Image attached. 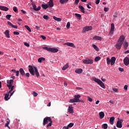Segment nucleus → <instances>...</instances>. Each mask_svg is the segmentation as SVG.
I'll return each instance as SVG.
<instances>
[{
    "instance_id": "f8f14e48",
    "label": "nucleus",
    "mask_w": 129,
    "mask_h": 129,
    "mask_svg": "<svg viewBox=\"0 0 129 129\" xmlns=\"http://www.w3.org/2000/svg\"><path fill=\"white\" fill-rule=\"evenodd\" d=\"M123 62L124 65L126 66H127V65H129V58L127 57H126L123 59Z\"/></svg>"
},
{
    "instance_id": "79ce46f5",
    "label": "nucleus",
    "mask_w": 129,
    "mask_h": 129,
    "mask_svg": "<svg viewBox=\"0 0 129 129\" xmlns=\"http://www.w3.org/2000/svg\"><path fill=\"white\" fill-rule=\"evenodd\" d=\"M9 124H10V121H7V123L5 124V127H9V126H9Z\"/></svg>"
},
{
    "instance_id": "6ab92c4d",
    "label": "nucleus",
    "mask_w": 129,
    "mask_h": 129,
    "mask_svg": "<svg viewBox=\"0 0 129 129\" xmlns=\"http://www.w3.org/2000/svg\"><path fill=\"white\" fill-rule=\"evenodd\" d=\"M83 72V70H82V69H78L75 70L76 73H77L78 74H81Z\"/></svg>"
},
{
    "instance_id": "20e7f679",
    "label": "nucleus",
    "mask_w": 129,
    "mask_h": 129,
    "mask_svg": "<svg viewBox=\"0 0 129 129\" xmlns=\"http://www.w3.org/2000/svg\"><path fill=\"white\" fill-rule=\"evenodd\" d=\"M48 122H49V124L47 125V127H49V126H52V123H53V121H52V119L50 117H46L44 118L43 122V125L45 126Z\"/></svg>"
},
{
    "instance_id": "a18cd8bd",
    "label": "nucleus",
    "mask_w": 129,
    "mask_h": 129,
    "mask_svg": "<svg viewBox=\"0 0 129 129\" xmlns=\"http://www.w3.org/2000/svg\"><path fill=\"white\" fill-rule=\"evenodd\" d=\"M13 34L14 35H16L17 36H18V35H20V32H18V31H14L13 32Z\"/></svg>"
},
{
    "instance_id": "e2e57ef3",
    "label": "nucleus",
    "mask_w": 129,
    "mask_h": 129,
    "mask_svg": "<svg viewBox=\"0 0 129 129\" xmlns=\"http://www.w3.org/2000/svg\"><path fill=\"white\" fill-rule=\"evenodd\" d=\"M100 3V0H96V4L98 5Z\"/></svg>"
},
{
    "instance_id": "4d7b16f0",
    "label": "nucleus",
    "mask_w": 129,
    "mask_h": 129,
    "mask_svg": "<svg viewBox=\"0 0 129 129\" xmlns=\"http://www.w3.org/2000/svg\"><path fill=\"white\" fill-rule=\"evenodd\" d=\"M26 77H30V73H27L26 74H25Z\"/></svg>"
},
{
    "instance_id": "09e8293b",
    "label": "nucleus",
    "mask_w": 129,
    "mask_h": 129,
    "mask_svg": "<svg viewBox=\"0 0 129 129\" xmlns=\"http://www.w3.org/2000/svg\"><path fill=\"white\" fill-rule=\"evenodd\" d=\"M118 70L120 72H123V71H124V70L123 68H119Z\"/></svg>"
},
{
    "instance_id": "4468645a",
    "label": "nucleus",
    "mask_w": 129,
    "mask_h": 129,
    "mask_svg": "<svg viewBox=\"0 0 129 129\" xmlns=\"http://www.w3.org/2000/svg\"><path fill=\"white\" fill-rule=\"evenodd\" d=\"M64 45H66L69 47H73V48H75V45L73 44V43L71 42H66L64 44Z\"/></svg>"
},
{
    "instance_id": "ddd939ff",
    "label": "nucleus",
    "mask_w": 129,
    "mask_h": 129,
    "mask_svg": "<svg viewBox=\"0 0 129 129\" xmlns=\"http://www.w3.org/2000/svg\"><path fill=\"white\" fill-rule=\"evenodd\" d=\"M92 27L91 26H86L84 28V32H88V31H91Z\"/></svg>"
},
{
    "instance_id": "b1692460",
    "label": "nucleus",
    "mask_w": 129,
    "mask_h": 129,
    "mask_svg": "<svg viewBox=\"0 0 129 129\" xmlns=\"http://www.w3.org/2000/svg\"><path fill=\"white\" fill-rule=\"evenodd\" d=\"M41 7L42 9H44V10H47V9L49 8V6L47 4H42Z\"/></svg>"
},
{
    "instance_id": "e433bc0d",
    "label": "nucleus",
    "mask_w": 129,
    "mask_h": 129,
    "mask_svg": "<svg viewBox=\"0 0 129 129\" xmlns=\"http://www.w3.org/2000/svg\"><path fill=\"white\" fill-rule=\"evenodd\" d=\"M101 59V58L99 56H96L95 58V62H98V61H99V60H100Z\"/></svg>"
},
{
    "instance_id": "338daca9",
    "label": "nucleus",
    "mask_w": 129,
    "mask_h": 129,
    "mask_svg": "<svg viewBox=\"0 0 129 129\" xmlns=\"http://www.w3.org/2000/svg\"><path fill=\"white\" fill-rule=\"evenodd\" d=\"M76 89H77V90H81L83 89L82 88H80V87H77Z\"/></svg>"
},
{
    "instance_id": "6e6d98bb",
    "label": "nucleus",
    "mask_w": 129,
    "mask_h": 129,
    "mask_svg": "<svg viewBox=\"0 0 129 129\" xmlns=\"http://www.w3.org/2000/svg\"><path fill=\"white\" fill-rule=\"evenodd\" d=\"M25 46H26V47H30V44L27 42L24 43Z\"/></svg>"
},
{
    "instance_id": "13d9d810",
    "label": "nucleus",
    "mask_w": 129,
    "mask_h": 129,
    "mask_svg": "<svg viewBox=\"0 0 129 129\" xmlns=\"http://www.w3.org/2000/svg\"><path fill=\"white\" fill-rule=\"evenodd\" d=\"M40 38H42L43 40H45L46 39V37H45L44 35H41Z\"/></svg>"
},
{
    "instance_id": "f704fd0d",
    "label": "nucleus",
    "mask_w": 129,
    "mask_h": 129,
    "mask_svg": "<svg viewBox=\"0 0 129 129\" xmlns=\"http://www.w3.org/2000/svg\"><path fill=\"white\" fill-rule=\"evenodd\" d=\"M68 1H69V0H59V2L60 3V4L63 5V4H65L66 3H68Z\"/></svg>"
},
{
    "instance_id": "c756f323",
    "label": "nucleus",
    "mask_w": 129,
    "mask_h": 129,
    "mask_svg": "<svg viewBox=\"0 0 129 129\" xmlns=\"http://www.w3.org/2000/svg\"><path fill=\"white\" fill-rule=\"evenodd\" d=\"M106 61H107V65H109V64H111V59H110V58H109V57H107L106 58Z\"/></svg>"
},
{
    "instance_id": "1a4fd4ad",
    "label": "nucleus",
    "mask_w": 129,
    "mask_h": 129,
    "mask_svg": "<svg viewBox=\"0 0 129 129\" xmlns=\"http://www.w3.org/2000/svg\"><path fill=\"white\" fill-rule=\"evenodd\" d=\"M13 83H14L13 80H10L7 81V86L9 88V89H11V87H12V85H13Z\"/></svg>"
},
{
    "instance_id": "4c0bfd02",
    "label": "nucleus",
    "mask_w": 129,
    "mask_h": 129,
    "mask_svg": "<svg viewBox=\"0 0 129 129\" xmlns=\"http://www.w3.org/2000/svg\"><path fill=\"white\" fill-rule=\"evenodd\" d=\"M14 88H15V86H12L10 88V91H9L8 93H12V91L14 90Z\"/></svg>"
},
{
    "instance_id": "f3484780",
    "label": "nucleus",
    "mask_w": 129,
    "mask_h": 129,
    "mask_svg": "<svg viewBox=\"0 0 129 129\" xmlns=\"http://www.w3.org/2000/svg\"><path fill=\"white\" fill-rule=\"evenodd\" d=\"M73 125H74V123H70V124H69L67 126H64L63 127V129H69V127H72V126H73Z\"/></svg>"
},
{
    "instance_id": "c85d7f7f",
    "label": "nucleus",
    "mask_w": 129,
    "mask_h": 129,
    "mask_svg": "<svg viewBox=\"0 0 129 129\" xmlns=\"http://www.w3.org/2000/svg\"><path fill=\"white\" fill-rule=\"evenodd\" d=\"M123 46L125 49H127V47H128V43H127L126 41H125L123 44Z\"/></svg>"
},
{
    "instance_id": "9d476101",
    "label": "nucleus",
    "mask_w": 129,
    "mask_h": 129,
    "mask_svg": "<svg viewBox=\"0 0 129 129\" xmlns=\"http://www.w3.org/2000/svg\"><path fill=\"white\" fill-rule=\"evenodd\" d=\"M116 126L119 128H121L122 127V120H118L116 123Z\"/></svg>"
},
{
    "instance_id": "0eeeda50",
    "label": "nucleus",
    "mask_w": 129,
    "mask_h": 129,
    "mask_svg": "<svg viewBox=\"0 0 129 129\" xmlns=\"http://www.w3.org/2000/svg\"><path fill=\"white\" fill-rule=\"evenodd\" d=\"M83 62L84 64H93V60L91 59H88V58L84 59Z\"/></svg>"
},
{
    "instance_id": "0e129e2a",
    "label": "nucleus",
    "mask_w": 129,
    "mask_h": 129,
    "mask_svg": "<svg viewBox=\"0 0 129 129\" xmlns=\"http://www.w3.org/2000/svg\"><path fill=\"white\" fill-rule=\"evenodd\" d=\"M86 6H87V8H88V9H91V7H90L89 4H86Z\"/></svg>"
},
{
    "instance_id": "c03bdc74",
    "label": "nucleus",
    "mask_w": 129,
    "mask_h": 129,
    "mask_svg": "<svg viewBox=\"0 0 129 129\" xmlns=\"http://www.w3.org/2000/svg\"><path fill=\"white\" fill-rule=\"evenodd\" d=\"M11 17H12V15H7L6 16V19H7V20H10V19H11Z\"/></svg>"
},
{
    "instance_id": "052dcab7",
    "label": "nucleus",
    "mask_w": 129,
    "mask_h": 129,
    "mask_svg": "<svg viewBox=\"0 0 129 129\" xmlns=\"http://www.w3.org/2000/svg\"><path fill=\"white\" fill-rule=\"evenodd\" d=\"M104 12H108V8H106V7L104 8Z\"/></svg>"
},
{
    "instance_id": "f257e3e1",
    "label": "nucleus",
    "mask_w": 129,
    "mask_h": 129,
    "mask_svg": "<svg viewBox=\"0 0 129 129\" xmlns=\"http://www.w3.org/2000/svg\"><path fill=\"white\" fill-rule=\"evenodd\" d=\"M28 67L29 68L28 71L30 72V74L32 75V76H35V74L36 75V77H39L40 76V74L39 73L38 69H37L36 67L29 65Z\"/></svg>"
},
{
    "instance_id": "5fc2aeb1",
    "label": "nucleus",
    "mask_w": 129,
    "mask_h": 129,
    "mask_svg": "<svg viewBox=\"0 0 129 129\" xmlns=\"http://www.w3.org/2000/svg\"><path fill=\"white\" fill-rule=\"evenodd\" d=\"M113 91H114V92H117L118 91V89L116 88H113L112 89Z\"/></svg>"
},
{
    "instance_id": "72a5a7b5",
    "label": "nucleus",
    "mask_w": 129,
    "mask_h": 129,
    "mask_svg": "<svg viewBox=\"0 0 129 129\" xmlns=\"http://www.w3.org/2000/svg\"><path fill=\"white\" fill-rule=\"evenodd\" d=\"M9 94H10V93L6 94L5 96V100L8 101L9 99H10V98H9Z\"/></svg>"
},
{
    "instance_id": "37998d69",
    "label": "nucleus",
    "mask_w": 129,
    "mask_h": 129,
    "mask_svg": "<svg viewBox=\"0 0 129 129\" xmlns=\"http://www.w3.org/2000/svg\"><path fill=\"white\" fill-rule=\"evenodd\" d=\"M32 94L33 96H34V97H36V96H38V93H37V92H33Z\"/></svg>"
},
{
    "instance_id": "3c124183",
    "label": "nucleus",
    "mask_w": 129,
    "mask_h": 129,
    "mask_svg": "<svg viewBox=\"0 0 129 129\" xmlns=\"http://www.w3.org/2000/svg\"><path fill=\"white\" fill-rule=\"evenodd\" d=\"M88 100L90 102H92V98H90V97H88Z\"/></svg>"
},
{
    "instance_id": "7c9ffc66",
    "label": "nucleus",
    "mask_w": 129,
    "mask_h": 129,
    "mask_svg": "<svg viewBox=\"0 0 129 129\" xmlns=\"http://www.w3.org/2000/svg\"><path fill=\"white\" fill-rule=\"evenodd\" d=\"M75 16H76V17H77V18L78 20H81V15L80 14L76 13Z\"/></svg>"
},
{
    "instance_id": "aec40b11",
    "label": "nucleus",
    "mask_w": 129,
    "mask_h": 129,
    "mask_svg": "<svg viewBox=\"0 0 129 129\" xmlns=\"http://www.w3.org/2000/svg\"><path fill=\"white\" fill-rule=\"evenodd\" d=\"M79 8L80 10H81V12L83 13V14H85V11H84V7H83V6L80 5L79 6Z\"/></svg>"
},
{
    "instance_id": "8fccbe9b",
    "label": "nucleus",
    "mask_w": 129,
    "mask_h": 129,
    "mask_svg": "<svg viewBox=\"0 0 129 129\" xmlns=\"http://www.w3.org/2000/svg\"><path fill=\"white\" fill-rule=\"evenodd\" d=\"M67 29H69L70 28V22H68L67 24Z\"/></svg>"
},
{
    "instance_id": "412c9836",
    "label": "nucleus",
    "mask_w": 129,
    "mask_h": 129,
    "mask_svg": "<svg viewBox=\"0 0 129 129\" xmlns=\"http://www.w3.org/2000/svg\"><path fill=\"white\" fill-rule=\"evenodd\" d=\"M93 39L94 40H97L98 41H101L102 40V38H101V37L95 36L93 37Z\"/></svg>"
},
{
    "instance_id": "cd10ccee",
    "label": "nucleus",
    "mask_w": 129,
    "mask_h": 129,
    "mask_svg": "<svg viewBox=\"0 0 129 129\" xmlns=\"http://www.w3.org/2000/svg\"><path fill=\"white\" fill-rule=\"evenodd\" d=\"M68 111L70 113H73V107L70 106L68 108Z\"/></svg>"
},
{
    "instance_id": "423d86ee",
    "label": "nucleus",
    "mask_w": 129,
    "mask_h": 129,
    "mask_svg": "<svg viewBox=\"0 0 129 129\" xmlns=\"http://www.w3.org/2000/svg\"><path fill=\"white\" fill-rule=\"evenodd\" d=\"M93 80L95 81V82L98 83V84H99V85H100L102 88L105 89V85H104V84L103 82H102V81H101V80L96 78H93Z\"/></svg>"
},
{
    "instance_id": "de8ad7c7",
    "label": "nucleus",
    "mask_w": 129,
    "mask_h": 129,
    "mask_svg": "<svg viewBox=\"0 0 129 129\" xmlns=\"http://www.w3.org/2000/svg\"><path fill=\"white\" fill-rule=\"evenodd\" d=\"M13 11L17 13V12H18V8H17L16 7H15L13 8Z\"/></svg>"
},
{
    "instance_id": "58836bf2",
    "label": "nucleus",
    "mask_w": 129,
    "mask_h": 129,
    "mask_svg": "<svg viewBox=\"0 0 129 129\" xmlns=\"http://www.w3.org/2000/svg\"><path fill=\"white\" fill-rule=\"evenodd\" d=\"M107 124L105 123L102 125V128L107 129Z\"/></svg>"
},
{
    "instance_id": "473e14b6",
    "label": "nucleus",
    "mask_w": 129,
    "mask_h": 129,
    "mask_svg": "<svg viewBox=\"0 0 129 129\" xmlns=\"http://www.w3.org/2000/svg\"><path fill=\"white\" fill-rule=\"evenodd\" d=\"M53 20H55V21H57L58 22H60L61 21V18H57L55 16L53 17Z\"/></svg>"
},
{
    "instance_id": "603ef678",
    "label": "nucleus",
    "mask_w": 129,
    "mask_h": 129,
    "mask_svg": "<svg viewBox=\"0 0 129 129\" xmlns=\"http://www.w3.org/2000/svg\"><path fill=\"white\" fill-rule=\"evenodd\" d=\"M15 73H16V76H19V74H20V71H16V72H15Z\"/></svg>"
},
{
    "instance_id": "a19ab883",
    "label": "nucleus",
    "mask_w": 129,
    "mask_h": 129,
    "mask_svg": "<svg viewBox=\"0 0 129 129\" xmlns=\"http://www.w3.org/2000/svg\"><path fill=\"white\" fill-rule=\"evenodd\" d=\"M92 46L96 51H98V47L97 46H96L95 44H93Z\"/></svg>"
},
{
    "instance_id": "6e6552de",
    "label": "nucleus",
    "mask_w": 129,
    "mask_h": 129,
    "mask_svg": "<svg viewBox=\"0 0 129 129\" xmlns=\"http://www.w3.org/2000/svg\"><path fill=\"white\" fill-rule=\"evenodd\" d=\"M31 5L33 8L34 11H36V12H38V11H40L41 10V7L39 6L37 8L36 6V4L34 2H32Z\"/></svg>"
},
{
    "instance_id": "39448f33",
    "label": "nucleus",
    "mask_w": 129,
    "mask_h": 129,
    "mask_svg": "<svg viewBox=\"0 0 129 129\" xmlns=\"http://www.w3.org/2000/svg\"><path fill=\"white\" fill-rule=\"evenodd\" d=\"M43 50H46V51H48V52H51V53H57L59 49L56 48H52V47H48L47 46H44L42 47Z\"/></svg>"
},
{
    "instance_id": "2f4dec72",
    "label": "nucleus",
    "mask_w": 129,
    "mask_h": 129,
    "mask_svg": "<svg viewBox=\"0 0 129 129\" xmlns=\"http://www.w3.org/2000/svg\"><path fill=\"white\" fill-rule=\"evenodd\" d=\"M38 61L39 63H41L42 61H45V58L40 57V58H38Z\"/></svg>"
},
{
    "instance_id": "2eb2a0df",
    "label": "nucleus",
    "mask_w": 129,
    "mask_h": 129,
    "mask_svg": "<svg viewBox=\"0 0 129 129\" xmlns=\"http://www.w3.org/2000/svg\"><path fill=\"white\" fill-rule=\"evenodd\" d=\"M115 60H116V58L115 57L113 56L111 58V66L114 65V63H115Z\"/></svg>"
},
{
    "instance_id": "f03ea898",
    "label": "nucleus",
    "mask_w": 129,
    "mask_h": 129,
    "mask_svg": "<svg viewBox=\"0 0 129 129\" xmlns=\"http://www.w3.org/2000/svg\"><path fill=\"white\" fill-rule=\"evenodd\" d=\"M124 36L121 35L117 42V43L115 44V48L117 49V50H120L121 49V46H122V44H123V41H124Z\"/></svg>"
},
{
    "instance_id": "a211bd4d",
    "label": "nucleus",
    "mask_w": 129,
    "mask_h": 129,
    "mask_svg": "<svg viewBox=\"0 0 129 129\" xmlns=\"http://www.w3.org/2000/svg\"><path fill=\"white\" fill-rule=\"evenodd\" d=\"M48 7H50V8H53V7H54L53 0H49V2L48 3Z\"/></svg>"
},
{
    "instance_id": "69168bd1",
    "label": "nucleus",
    "mask_w": 129,
    "mask_h": 129,
    "mask_svg": "<svg viewBox=\"0 0 129 129\" xmlns=\"http://www.w3.org/2000/svg\"><path fill=\"white\" fill-rule=\"evenodd\" d=\"M35 29H36V30H40V27H39L38 26H36Z\"/></svg>"
},
{
    "instance_id": "a878e982",
    "label": "nucleus",
    "mask_w": 129,
    "mask_h": 129,
    "mask_svg": "<svg viewBox=\"0 0 129 129\" xmlns=\"http://www.w3.org/2000/svg\"><path fill=\"white\" fill-rule=\"evenodd\" d=\"M99 116H100V118L101 119H102L104 117V112H100L99 113Z\"/></svg>"
},
{
    "instance_id": "c9c22d12",
    "label": "nucleus",
    "mask_w": 129,
    "mask_h": 129,
    "mask_svg": "<svg viewBox=\"0 0 129 129\" xmlns=\"http://www.w3.org/2000/svg\"><path fill=\"white\" fill-rule=\"evenodd\" d=\"M24 27L27 29V30H28V31H29V32H30V33H31V32H32V30H31V28H30V27H29V26L28 25H25L24 26Z\"/></svg>"
},
{
    "instance_id": "bb28decb",
    "label": "nucleus",
    "mask_w": 129,
    "mask_h": 129,
    "mask_svg": "<svg viewBox=\"0 0 129 129\" xmlns=\"http://www.w3.org/2000/svg\"><path fill=\"white\" fill-rule=\"evenodd\" d=\"M114 117H111L110 118V119H109V121H110V124H113L114 123Z\"/></svg>"
},
{
    "instance_id": "9b49d317",
    "label": "nucleus",
    "mask_w": 129,
    "mask_h": 129,
    "mask_svg": "<svg viewBox=\"0 0 129 129\" xmlns=\"http://www.w3.org/2000/svg\"><path fill=\"white\" fill-rule=\"evenodd\" d=\"M114 24L112 23L111 24V29H110V35H113V32H114Z\"/></svg>"
},
{
    "instance_id": "864d4df0",
    "label": "nucleus",
    "mask_w": 129,
    "mask_h": 129,
    "mask_svg": "<svg viewBox=\"0 0 129 129\" xmlns=\"http://www.w3.org/2000/svg\"><path fill=\"white\" fill-rule=\"evenodd\" d=\"M80 0H75V5H78L79 4Z\"/></svg>"
},
{
    "instance_id": "4be33fe9",
    "label": "nucleus",
    "mask_w": 129,
    "mask_h": 129,
    "mask_svg": "<svg viewBox=\"0 0 129 129\" xmlns=\"http://www.w3.org/2000/svg\"><path fill=\"white\" fill-rule=\"evenodd\" d=\"M19 71L22 76H25V71H24V69H23V68H20Z\"/></svg>"
},
{
    "instance_id": "774afa93",
    "label": "nucleus",
    "mask_w": 129,
    "mask_h": 129,
    "mask_svg": "<svg viewBox=\"0 0 129 129\" xmlns=\"http://www.w3.org/2000/svg\"><path fill=\"white\" fill-rule=\"evenodd\" d=\"M109 102H110L111 104H114V101H113V100L109 101Z\"/></svg>"
},
{
    "instance_id": "dca6fc26",
    "label": "nucleus",
    "mask_w": 129,
    "mask_h": 129,
    "mask_svg": "<svg viewBox=\"0 0 129 129\" xmlns=\"http://www.w3.org/2000/svg\"><path fill=\"white\" fill-rule=\"evenodd\" d=\"M0 10H2V11H5V12H8V11H9V8L5 6H0Z\"/></svg>"
},
{
    "instance_id": "680f3d73",
    "label": "nucleus",
    "mask_w": 129,
    "mask_h": 129,
    "mask_svg": "<svg viewBox=\"0 0 129 129\" xmlns=\"http://www.w3.org/2000/svg\"><path fill=\"white\" fill-rule=\"evenodd\" d=\"M14 28V29H18V26L17 25H12V27Z\"/></svg>"
},
{
    "instance_id": "49530a36",
    "label": "nucleus",
    "mask_w": 129,
    "mask_h": 129,
    "mask_svg": "<svg viewBox=\"0 0 129 129\" xmlns=\"http://www.w3.org/2000/svg\"><path fill=\"white\" fill-rule=\"evenodd\" d=\"M7 24H8V25H9V26H10V27H13V24H12V23H11V22H10V21H8V22H7Z\"/></svg>"
},
{
    "instance_id": "7ed1b4c3",
    "label": "nucleus",
    "mask_w": 129,
    "mask_h": 129,
    "mask_svg": "<svg viewBox=\"0 0 129 129\" xmlns=\"http://www.w3.org/2000/svg\"><path fill=\"white\" fill-rule=\"evenodd\" d=\"M80 97H81L80 95H76L74 96V99H71L70 100L69 102L71 103H75L77 102L84 103V101H82L81 100L79 99Z\"/></svg>"
},
{
    "instance_id": "ea45409f",
    "label": "nucleus",
    "mask_w": 129,
    "mask_h": 129,
    "mask_svg": "<svg viewBox=\"0 0 129 129\" xmlns=\"http://www.w3.org/2000/svg\"><path fill=\"white\" fill-rule=\"evenodd\" d=\"M43 18L44 20H46V21H48V20H49V16H48V15H44Z\"/></svg>"
},
{
    "instance_id": "393cba45",
    "label": "nucleus",
    "mask_w": 129,
    "mask_h": 129,
    "mask_svg": "<svg viewBox=\"0 0 129 129\" xmlns=\"http://www.w3.org/2000/svg\"><path fill=\"white\" fill-rule=\"evenodd\" d=\"M68 68H69V63H67L65 66L63 67V68H62V70H66V69H68Z\"/></svg>"
},
{
    "instance_id": "5701e85b",
    "label": "nucleus",
    "mask_w": 129,
    "mask_h": 129,
    "mask_svg": "<svg viewBox=\"0 0 129 129\" xmlns=\"http://www.w3.org/2000/svg\"><path fill=\"white\" fill-rule=\"evenodd\" d=\"M4 34L6 36L7 38H10V31L9 30H6Z\"/></svg>"
},
{
    "instance_id": "bf43d9fd",
    "label": "nucleus",
    "mask_w": 129,
    "mask_h": 129,
    "mask_svg": "<svg viewBox=\"0 0 129 129\" xmlns=\"http://www.w3.org/2000/svg\"><path fill=\"white\" fill-rule=\"evenodd\" d=\"M127 87H128V86H127V85H125L124 86V89H125V90H127Z\"/></svg>"
}]
</instances>
